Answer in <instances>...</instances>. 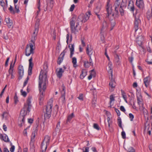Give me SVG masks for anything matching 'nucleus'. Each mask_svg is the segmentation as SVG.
Wrapping results in <instances>:
<instances>
[{"instance_id":"a18cd8bd","label":"nucleus","mask_w":152,"mask_h":152,"mask_svg":"<svg viewBox=\"0 0 152 152\" xmlns=\"http://www.w3.org/2000/svg\"><path fill=\"white\" fill-rule=\"evenodd\" d=\"M0 4L1 6L3 7V9L4 10L5 4L4 1V0H0Z\"/></svg>"},{"instance_id":"f3484780","label":"nucleus","mask_w":152,"mask_h":152,"mask_svg":"<svg viewBox=\"0 0 152 152\" xmlns=\"http://www.w3.org/2000/svg\"><path fill=\"white\" fill-rule=\"evenodd\" d=\"M136 4L140 9H143L144 7V4L143 0H136Z\"/></svg>"},{"instance_id":"8fccbe9b","label":"nucleus","mask_w":152,"mask_h":152,"mask_svg":"<svg viewBox=\"0 0 152 152\" xmlns=\"http://www.w3.org/2000/svg\"><path fill=\"white\" fill-rule=\"evenodd\" d=\"M40 0H39L38 2V10L37 12V15H38L40 11Z\"/></svg>"},{"instance_id":"a19ab883","label":"nucleus","mask_w":152,"mask_h":152,"mask_svg":"<svg viewBox=\"0 0 152 152\" xmlns=\"http://www.w3.org/2000/svg\"><path fill=\"white\" fill-rule=\"evenodd\" d=\"M82 150L83 152H89V148L88 147H83Z\"/></svg>"},{"instance_id":"9b49d317","label":"nucleus","mask_w":152,"mask_h":152,"mask_svg":"<svg viewBox=\"0 0 152 152\" xmlns=\"http://www.w3.org/2000/svg\"><path fill=\"white\" fill-rule=\"evenodd\" d=\"M42 80H41L39 82V99L40 101H42L43 100V98L44 97V95L43 92L42 91Z\"/></svg>"},{"instance_id":"3c124183","label":"nucleus","mask_w":152,"mask_h":152,"mask_svg":"<svg viewBox=\"0 0 152 152\" xmlns=\"http://www.w3.org/2000/svg\"><path fill=\"white\" fill-rule=\"evenodd\" d=\"M90 74L92 75L93 77H95L96 73L94 69H93L91 71Z\"/></svg>"},{"instance_id":"1a4fd4ad","label":"nucleus","mask_w":152,"mask_h":152,"mask_svg":"<svg viewBox=\"0 0 152 152\" xmlns=\"http://www.w3.org/2000/svg\"><path fill=\"white\" fill-rule=\"evenodd\" d=\"M54 3V0H47V3L45 4L43 6L44 11H51L53 6Z\"/></svg>"},{"instance_id":"58836bf2","label":"nucleus","mask_w":152,"mask_h":152,"mask_svg":"<svg viewBox=\"0 0 152 152\" xmlns=\"http://www.w3.org/2000/svg\"><path fill=\"white\" fill-rule=\"evenodd\" d=\"M96 98H93L92 100V106L93 107H95L96 106Z\"/></svg>"},{"instance_id":"c756f323","label":"nucleus","mask_w":152,"mask_h":152,"mask_svg":"<svg viewBox=\"0 0 152 152\" xmlns=\"http://www.w3.org/2000/svg\"><path fill=\"white\" fill-rule=\"evenodd\" d=\"M137 103L139 105L140 104L143 105V104L142 102V97L140 95L139 96H137Z\"/></svg>"},{"instance_id":"603ef678","label":"nucleus","mask_w":152,"mask_h":152,"mask_svg":"<svg viewBox=\"0 0 152 152\" xmlns=\"http://www.w3.org/2000/svg\"><path fill=\"white\" fill-rule=\"evenodd\" d=\"M29 79V78L28 77H27L24 83V84H23V87H24L26 85L27 83H28Z\"/></svg>"},{"instance_id":"6e6d98bb","label":"nucleus","mask_w":152,"mask_h":152,"mask_svg":"<svg viewBox=\"0 0 152 152\" xmlns=\"http://www.w3.org/2000/svg\"><path fill=\"white\" fill-rule=\"evenodd\" d=\"M129 152H135L134 149L132 147H130L128 149Z\"/></svg>"},{"instance_id":"052dcab7","label":"nucleus","mask_w":152,"mask_h":152,"mask_svg":"<svg viewBox=\"0 0 152 152\" xmlns=\"http://www.w3.org/2000/svg\"><path fill=\"white\" fill-rule=\"evenodd\" d=\"M133 59L134 58L132 56H131L130 57H129V61L131 64H132Z\"/></svg>"},{"instance_id":"f257e3e1","label":"nucleus","mask_w":152,"mask_h":152,"mask_svg":"<svg viewBox=\"0 0 152 152\" xmlns=\"http://www.w3.org/2000/svg\"><path fill=\"white\" fill-rule=\"evenodd\" d=\"M91 12L88 11L84 15L83 14L80 15L77 18L76 16L74 15L70 20V27L71 32L75 34L80 30V26H79V24H82V23H85L89 18L91 15Z\"/></svg>"},{"instance_id":"2f4dec72","label":"nucleus","mask_w":152,"mask_h":152,"mask_svg":"<svg viewBox=\"0 0 152 152\" xmlns=\"http://www.w3.org/2000/svg\"><path fill=\"white\" fill-rule=\"evenodd\" d=\"M100 10V7H96L94 10V12L95 14L97 16L99 20L100 19V16L98 14V13L99 12Z\"/></svg>"},{"instance_id":"aec40b11","label":"nucleus","mask_w":152,"mask_h":152,"mask_svg":"<svg viewBox=\"0 0 152 152\" xmlns=\"http://www.w3.org/2000/svg\"><path fill=\"white\" fill-rule=\"evenodd\" d=\"M64 72V70L62 68H59L58 70H56V75L57 77L59 78H61L62 76V74Z\"/></svg>"},{"instance_id":"de8ad7c7","label":"nucleus","mask_w":152,"mask_h":152,"mask_svg":"<svg viewBox=\"0 0 152 152\" xmlns=\"http://www.w3.org/2000/svg\"><path fill=\"white\" fill-rule=\"evenodd\" d=\"M108 26V24L105 21H104L103 23L102 28H104L105 27H107Z\"/></svg>"},{"instance_id":"338daca9","label":"nucleus","mask_w":152,"mask_h":152,"mask_svg":"<svg viewBox=\"0 0 152 152\" xmlns=\"http://www.w3.org/2000/svg\"><path fill=\"white\" fill-rule=\"evenodd\" d=\"M3 128L4 131H7V128L5 124H4L3 125Z\"/></svg>"},{"instance_id":"4d7b16f0","label":"nucleus","mask_w":152,"mask_h":152,"mask_svg":"<svg viewBox=\"0 0 152 152\" xmlns=\"http://www.w3.org/2000/svg\"><path fill=\"white\" fill-rule=\"evenodd\" d=\"M129 115L130 121H132L134 118V115L132 113H130L129 114Z\"/></svg>"},{"instance_id":"412c9836","label":"nucleus","mask_w":152,"mask_h":152,"mask_svg":"<svg viewBox=\"0 0 152 152\" xmlns=\"http://www.w3.org/2000/svg\"><path fill=\"white\" fill-rule=\"evenodd\" d=\"M0 138L1 140H3L5 142H9V139L8 136L5 134H0Z\"/></svg>"},{"instance_id":"f8f14e48","label":"nucleus","mask_w":152,"mask_h":152,"mask_svg":"<svg viewBox=\"0 0 152 152\" xmlns=\"http://www.w3.org/2000/svg\"><path fill=\"white\" fill-rule=\"evenodd\" d=\"M110 2V0H108L107 2V4L106 7V10L107 12V14L106 15V17L108 18L110 14L112 12V7L109 5Z\"/></svg>"},{"instance_id":"9d476101","label":"nucleus","mask_w":152,"mask_h":152,"mask_svg":"<svg viewBox=\"0 0 152 152\" xmlns=\"http://www.w3.org/2000/svg\"><path fill=\"white\" fill-rule=\"evenodd\" d=\"M127 3V0H122L120 5L119 6L118 10L121 16L124 15V9L126 7Z\"/></svg>"},{"instance_id":"cd10ccee","label":"nucleus","mask_w":152,"mask_h":152,"mask_svg":"<svg viewBox=\"0 0 152 152\" xmlns=\"http://www.w3.org/2000/svg\"><path fill=\"white\" fill-rule=\"evenodd\" d=\"M110 79H111V81L109 83V86L112 88H115V82L114 79L113 78V77H110Z\"/></svg>"},{"instance_id":"4468645a","label":"nucleus","mask_w":152,"mask_h":152,"mask_svg":"<svg viewBox=\"0 0 152 152\" xmlns=\"http://www.w3.org/2000/svg\"><path fill=\"white\" fill-rule=\"evenodd\" d=\"M62 90L61 91V99L62 103L63 104H65V88L64 86V84H63L62 86Z\"/></svg>"},{"instance_id":"393cba45","label":"nucleus","mask_w":152,"mask_h":152,"mask_svg":"<svg viewBox=\"0 0 152 152\" xmlns=\"http://www.w3.org/2000/svg\"><path fill=\"white\" fill-rule=\"evenodd\" d=\"M108 72L109 74H110L111 77H113V70H112V64L111 62H109L108 64Z\"/></svg>"},{"instance_id":"72a5a7b5","label":"nucleus","mask_w":152,"mask_h":152,"mask_svg":"<svg viewBox=\"0 0 152 152\" xmlns=\"http://www.w3.org/2000/svg\"><path fill=\"white\" fill-rule=\"evenodd\" d=\"M121 94H122V96L123 98L124 99L125 102L126 103H127L128 102H127V96H126V94H125V92L123 90H121Z\"/></svg>"},{"instance_id":"20e7f679","label":"nucleus","mask_w":152,"mask_h":152,"mask_svg":"<svg viewBox=\"0 0 152 152\" xmlns=\"http://www.w3.org/2000/svg\"><path fill=\"white\" fill-rule=\"evenodd\" d=\"M37 34H34L32 37L31 42L32 43H29L30 49L29 48V47L27 45L26 48L25 50V55L26 56H29L31 54L34 53V49L33 48L34 45V42L36 39Z\"/></svg>"},{"instance_id":"dca6fc26","label":"nucleus","mask_w":152,"mask_h":152,"mask_svg":"<svg viewBox=\"0 0 152 152\" xmlns=\"http://www.w3.org/2000/svg\"><path fill=\"white\" fill-rule=\"evenodd\" d=\"M18 69L19 74L18 79L20 80L22 78L24 70L23 66L21 65H20L18 67Z\"/></svg>"},{"instance_id":"f03ea898","label":"nucleus","mask_w":152,"mask_h":152,"mask_svg":"<svg viewBox=\"0 0 152 152\" xmlns=\"http://www.w3.org/2000/svg\"><path fill=\"white\" fill-rule=\"evenodd\" d=\"M31 98H28L26 103L25 104L24 107L20 112V116L18 118V121L20 122L19 123V125L20 127L22 126L24 123V117L27 114V113H29L30 111V109L31 107Z\"/></svg>"},{"instance_id":"c9c22d12","label":"nucleus","mask_w":152,"mask_h":152,"mask_svg":"<svg viewBox=\"0 0 152 152\" xmlns=\"http://www.w3.org/2000/svg\"><path fill=\"white\" fill-rule=\"evenodd\" d=\"M84 63V66L86 68H88L90 66H91V64L90 63V62L88 61H83Z\"/></svg>"},{"instance_id":"6e6552de","label":"nucleus","mask_w":152,"mask_h":152,"mask_svg":"<svg viewBox=\"0 0 152 152\" xmlns=\"http://www.w3.org/2000/svg\"><path fill=\"white\" fill-rule=\"evenodd\" d=\"M39 81L42 80V83H44L43 85V88L42 89V91L45 92V89H46V82L48 81V80L47 78L46 73H45L44 75H42L41 74V72H40L39 77Z\"/></svg>"},{"instance_id":"6ab92c4d","label":"nucleus","mask_w":152,"mask_h":152,"mask_svg":"<svg viewBox=\"0 0 152 152\" xmlns=\"http://www.w3.org/2000/svg\"><path fill=\"white\" fill-rule=\"evenodd\" d=\"M39 19H37L35 26V29L33 32L34 34H37L39 31Z\"/></svg>"},{"instance_id":"bf43d9fd","label":"nucleus","mask_w":152,"mask_h":152,"mask_svg":"<svg viewBox=\"0 0 152 152\" xmlns=\"http://www.w3.org/2000/svg\"><path fill=\"white\" fill-rule=\"evenodd\" d=\"M115 111L116 112V113L117 115L118 116H119L121 115V113L120 111L118 109H117L115 108Z\"/></svg>"},{"instance_id":"39448f33","label":"nucleus","mask_w":152,"mask_h":152,"mask_svg":"<svg viewBox=\"0 0 152 152\" xmlns=\"http://www.w3.org/2000/svg\"><path fill=\"white\" fill-rule=\"evenodd\" d=\"M53 106L52 102L50 103L49 102L46 106L45 113L44 115L45 120L49 119L50 117Z\"/></svg>"},{"instance_id":"b1692460","label":"nucleus","mask_w":152,"mask_h":152,"mask_svg":"<svg viewBox=\"0 0 152 152\" xmlns=\"http://www.w3.org/2000/svg\"><path fill=\"white\" fill-rule=\"evenodd\" d=\"M115 57V64L117 65H119L120 64L121 62L120 60V58L118 55L117 54H115L114 55Z\"/></svg>"},{"instance_id":"a878e982","label":"nucleus","mask_w":152,"mask_h":152,"mask_svg":"<svg viewBox=\"0 0 152 152\" xmlns=\"http://www.w3.org/2000/svg\"><path fill=\"white\" fill-rule=\"evenodd\" d=\"M5 21L7 24L8 27L11 28L13 27L12 23L9 18H6L5 19Z\"/></svg>"},{"instance_id":"5701e85b","label":"nucleus","mask_w":152,"mask_h":152,"mask_svg":"<svg viewBox=\"0 0 152 152\" xmlns=\"http://www.w3.org/2000/svg\"><path fill=\"white\" fill-rule=\"evenodd\" d=\"M69 47L70 51V57L72 58L74 53V44H70L69 45Z\"/></svg>"},{"instance_id":"4be33fe9","label":"nucleus","mask_w":152,"mask_h":152,"mask_svg":"<svg viewBox=\"0 0 152 152\" xmlns=\"http://www.w3.org/2000/svg\"><path fill=\"white\" fill-rule=\"evenodd\" d=\"M145 86L147 88L149 86L150 81V77L148 76L145 78L143 80Z\"/></svg>"},{"instance_id":"7ed1b4c3","label":"nucleus","mask_w":152,"mask_h":152,"mask_svg":"<svg viewBox=\"0 0 152 152\" xmlns=\"http://www.w3.org/2000/svg\"><path fill=\"white\" fill-rule=\"evenodd\" d=\"M128 8H129L130 11L132 12L133 13V16L135 17V21L134 23V28H135V32H136L138 29L139 25L141 23V20L138 17H137L136 15L137 13V10H136L135 13H134V5L133 2L132 0H130L129 1Z\"/></svg>"},{"instance_id":"79ce46f5","label":"nucleus","mask_w":152,"mask_h":152,"mask_svg":"<svg viewBox=\"0 0 152 152\" xmlns=\"http://www.w3.org/2000/svg\"><path fill=\"white\" fill-rule=\"evenodd\" d=\"M110 104H111L113 101L115 100V96H114V95H110Z\"/></svg>"},{"instance_id":"e2e57ef3","label":"nucleus","mask_w":152,"mask_h":152,"mask_svg":"<svg viewBox=\"0 0 152 152\" xmlns=\"http://www.w3.org/2000/svg\"><path fill=\"white\" fill-rule=\"evenodd\" d=\"M75 5L74 4H73L71 6V7H70V8L69 9V10L70 11H72L75 8Z\"/></svg>"},{"instance_id":"f704fd0d","label":"nucleus","mask_w":152,"mask_h":152,"mask_svg":"<svg viewBox=\"0 0 152 152\" xmlns=\"http://www.w3.org/2000/svg\"><path fill=\"white\" fill-rule=\"evenodd\" d=\"M118 124L119 127L123 130V128L122 126V121L120 117H119L118 118Z\"/></svg>"},{"instance_id":"13d9d810","label":"nucleus","mask_w":152,"mask_h":152,"mask_svg":"<svg viewBox=\"0 0 152 152\" xmlns=\"http://www.w3.org/2000/svg\"><path fill=\"white\" fill-rule=\"evenodd\" d=\"M121 134L122 137L123 139H125L126 138V134H125V132L124 131H123L121 132Z\"/></svg>"},{"instance_id":"ddd939ff","label":"nucleus","mask_w":152,"mask_h":152,"mask_svg":"<svg viewBox=\"0 0 152 152\" xmlns=\"http://www.w3.org/2000/svg\"><path fill=\"white\" fill-rule=\"evenodd\" d=\"M32 57H31L29 60V64L28 70V75H31L32 74V71L34 64L32 62Z\"/></svg>"},{"instance_id":"864d4df0","label":"nucleus","mask_w":152,"mask_h":152,"mask_svg":"<svg viewBox=\"0 0 152 152\" xmlns=\"http://www.w3.org/2000/svg\"><path fill=\"white\" fill-rule=\"evenodd\" d=\"M60 127V122H58L56 126L55 129L56 131H58L59 130Z\"/></svg>"},{"instance_id":"0eeeda50","label":"nucleus","mask_w":152,"mask_h":152,"mask_svg":"<svg viewBox=\"0 0 152 152\" xmlns=\"http://www.w3.org/2000/svg\"><path fill=\"white\" fill-rule=\"evenodd\" d=\"M120 0H116L113 7H114V12L112 14V16L114 18H117L119 16L118 9L120 3L119 1Z\"/></svg>"},{"instance_id":"774afa93","label":"nucleus","mask_w":152,"mask_h":152,"mask_svg":"<svg viewBox=\"0 0 152 152\" xmlns=\"http://www.w3.org/2000/svg\"><path fill=\"white\" fill-rule=\"evenodd\" d=\"M120 109L121 111L124 112L126 111L124 107L123 106H121L120 107Z\"/></svg>"},{"instance_id":"e433bc0d","label":"nucleus","mask_w":152,"mask_h":152,"mask_svg":"<svg viewBox=\"0 0 152 152\" xmlns=\"http://www.w3.org/2000/svg\"><path fill=\"white\" fill-rule=\"evenodd\" d=\"M12 63H11V64L10 65V68L9 69V73H12L13 72V67H14L15 65H14L13 64H12Z\"/></svg>"},{"instance_id":"a211bd4d","label":"nucleus","mask_w":152,"mask_h":152,"mask_svg":"<svg viewBox=\"0 0 152 152\" xmlns=\"http://www.w3.org/2000/svg\"><path fill=\"white\" fill-rule=\"evenodd\" d=\"M65 53L66 52L64 50L60 54V56L58 58L57 61V63L58 64L60 65L63 61Z\"/></svg>"},{"instance_id":"ea45409f","label":"nucleus","mask_w":152,"mask_h":152,"mask_svg":"<svg viewBox=\"0 0 152 152\" xmlns=\"http://www.w3.org/2000/svg\"><path fill=\"white\" fill-rule=\"evenodd\" d=\"M72 62L73 64V66L74 67L76 66L77 63V59L75 57H73L72 59Z\"/></svg>"},{"instance_id":"473e14b6","label":"nucleus","mask_w":152,"mask_h":152,"mask_svg":"<svg viewBox=\"0 0 152 152\" xmlns=\"http://www.w3.org/2000/svg\"><path fill=\"white\" fill-rule=\"evenodd\" d=\"M74 117V115L73 113H72L71 114L69 115L67 117V122H70L72 119Z\"/></svg>"},{"instance_id":"423d86ee","label":"nucleus","mask_w":152,"mask_h":152,"mask_svg":"<svg viewBox=\"0 0 152 152\" xmlns=\"http://www.w3.org/2000/svg\"><path fill=\"white\" fill-rule=\"evenodd\" d=\"M50 137L49 136H46L43 141L42 142L41 146V151L40 152H45L47 148V145L49 144L50 140Z\"/></svg>"},{"instance_id":"5fc2aeb1","label":"nucleus","mask_w":152,"mask_h":152,"mask_svg":"<svg viewBox=\"0 0 152 152\" xmlns=\"http://www.w3.org/2000/svg\"><path fill=\"white\" fill-rule=\"evenodd\" d=\"M20 92L21 93V94L24 97L26 96L27 95V93L25 91H23L22 89L20 90Z\"/></svg>"},{"instance_id":"2eb2a0df","label":"nucleus","mask_w":152,"mask_h":152,"mask_svg":"<svg viewBox=\"0 0 152 152\" xmlns=\"http://www.w3.org/2000/svg\"><path fill=\"white\" fill-rule=\"evenodd\" d=\"M36 133L35 131H34L32 132L30 142V145L31 147L33 148H34V138L36 136Z\"/></svg>"},{"instance_id":"4c0bfd02","label":"nucleus","mask_w":152,"mask_h":152,"mask_svg":"<svg viewBox=\"0 0 152 152\" xmlns=\"http://www.w3.org/2000/svg\"><path fill=\"white\" fill-rule=\"evenodd\" d=\"M111 27L110 30H112L115 25V20H112L110 21Z\"/></svg>"},{"instance_id":"37998d69","label":"nucleus","mask_w":152,"mask_h":152,"mask_svg":"<svg viewBox=\"0 0 152 152\" xmlns=\"http://www.w3.org/2000/svg\"><path fill=\"white\" fill-rule=\"evenodd\" d=\"M14 99L15 103L16 104L18 102V97L16 93L15 94Z\"/></svg>"},{"instance_id":"c85d7f7f","label":"nucleus","mask_w":152,"mask_h":152,"mask_svg":"<svg viewBox=\"0 0 152 152\" xmlns=\"http://www.w3.org/2000/svg\"><path fill=\"white\" fill-rule=\"evenodd\" d=\"M87 71L85 69H83L81 71V73L80 75L81 79H83L87 75Z\"/></svg>"},{"instance_id":"69168bd1","label":"nucleus","mask_w":152,"mask_h":152,"mask_svg":"<svg viewBox=\"0 0 152 152\" xmlns=\"http://www.w3.org/2000/svg\"><path fill=\"white\" fill-rule=\"evenodd\" d=\"M89 56V62L91 64V66H93L92 59H91V56Z\"/></svg>"},{"instance_id":"bb28decb","label":"nucleus","mask_w":152,"mask_h":152,"mask_svg":"<svg viewBox=\"0 0 152 152\" xmlns=\"http://www.w3.org/2000/svg\"><path fill=\"white\" fill-rule=\"evenodd\" d=\"M143 40V38L142 36L138 37L136 39V42L139 46L141 45Z\"/></svg>"},{"instance_id":"c03bdc74","label":"nucleus","mask_w":152,"mask_h":152,"mask_svg":"<svg viewBox=\"0 0 152 152\" xmlns=\"http://www.w3.org/2000/svg\"><path fill=\"white\" fill-rule=\"evenodd\" d=\"M15 13H18L20 12L19 7L17 5L15 4Z\"/></svg>"},{"instance_id":"49530a36","label":"nucleus","mask_w":152,"mask_h":152,"mask_svg":"<svg viewBox=\"0 0 152 152\" xmlns=\"http://www.w3.org/2000/svg\"><path fill=\"white\" fill-rule=\"evenodd\" d=\"M93 127L94 129L98 130H99L100 129V127L99 126L98 124H94Z\"/></svg>"},{"instance_id":"680f3d73","label":"nucleus","mask_w":152,"mask_h":152,"mask_svg":"<svg viewBox=\"0 0 152 152\" xmlns=\"http://www.w3.org/2000/svg\"><path fill=\"white\" fill-rule=\"evenodd\" d=\"M15 146H12L10 148V151L11 152H14L15 151Z\"/></svg>"},{"instance_id":"09e8293b","label":"nucleus","mask_w":152,"mask_h":152,"mask_svg":"<svg viewBox=\"0 0 152 152\" xmlns=\"http://www.w3.org/2000/svg\"><path fill=\"white\" fill-rule=\"evenodd\" d=\"M9 10L10 12L13 14H15V11L13 10V7H12L10 5V7L9 8Z\"/></svg>"},{"instance_id":"7c9ffc66","label":"nucleus","mask_w":152,"mask_h":152,"mask_svg":"<svg viewBox=\"0 0 152 152\" xmlns=\"http://www.w3.org/2000/svg\"><path fill=\"white\" fill-rule=\"evenodd\" d=\"M86 52L88 56H91L93 53L92 49L91 48H89L88 45H87L86 48Z\"/></svg>"},{"instance_id":"0e129e2a","label":"nucleus","mask_w":152,"mask_h":152,"mask_svg":"<svg viewBox=\"0 0 152 152\" xmlns=\"http://www.w3.org/2000/svg\"><path fill=\"white\" fill-rule=\"evenodd\" d=\"M8 115L7 112H4L2 115L3 118H4V117H6Z\"/></svg>"}]
</instances>
